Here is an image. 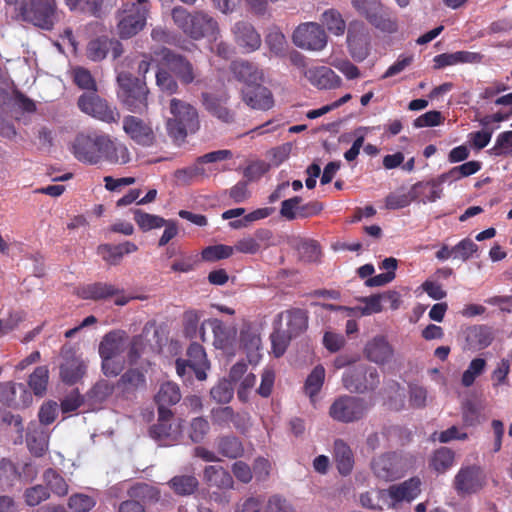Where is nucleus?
Returning a JSON list of instances; mask_svg holds the SVG:
<instances>
[{"mask_svg": "<svg viewBox=\"0 0 512 512\" xmlns=\"http://www.w3.org/2000/svg\"><path fill=\"white\" fill-rule=\"evenodd\" d=\"M71 150L78 161L89 165L104 161L124 165L130 161V152L124 143L116 142L109 135L96 131L77 134Z\"/></svg>", "mask_w": 512, "mask_h": 512, "instance_id": "1", "label": "nucleus"}, {"mask_svg": "<svg viewBox=\"0 0 512 512\" xmlns=\"http://www.w3.org/2000/svg\"><path fill=\"white\" fill-rule=\"evenodd\" d=\"M171 17L177 28L195 41L220 37L217 20L203 10L189 12L182 6H176L171 11Z\"/></svg>", "mask_w": 512, "mask_h": 512, "instance_id": "2", "label": "nucleus"}, {"mask_svg": "<svg viewBox=\"0 0 512 512\" xmlns=\"http://www.w3.org/2000/svg\"><path fill=\"white\" fill-rule=\"evenodd\" d=\"M172 117L166 121V130L175 143L184 142L188 133H195L200 128L197 109L190 103L172 98L169 103Z\"/></svg>", "mask_w": 512, "mask_h": 512, "instance_id": "3", "label": "nucleus"}, {"mask_svg": "<svg viewBox=\"0 0 512 512\" xmlns=\"http://www.w3.org/2000/svg\"><path fill=\"white\" fill-rule=\"evenodd\" d=\"M118 98L124 107L132 113L142 114L148 109L149 89L146 82L129 72H120L117 76Z\"/></svg>", "mask_w": 512, "mask_h": 512, "instance_id": "4", "label": "nucleus"}, {"mask_svg": "<svg viewBox=\"0 0 512 512\" xmlns=\"http://www.w3.org/2000/svg\"><path fill=\"white\" fill-rule=\"evenodd\" d=\"M150 4L122 1L115 13L116 31L121 39H130L146 25Z\"/></svg>", "mask_w": 512, "mask_h": 512, "instance_id": "5", "label": "nucleus"}, {"mask_svg": "<svg viewBox=\"0 0 512 512\" xmlns=\"http://www.w3.org/2000/svg\"><path fill=\"white\" fill-rule=\"evenodd\" d=\"M342 381L350 392L367 394L375 391L380 385V374L375 367L359 364L347 370Z\"/></svg>", "mask_w": 512, "mask_h": 512, "instance_id": "6", "label": "nucleus"}, {"mask_svg": "<svg viewBox=\"0 0 512 512\" xmlns=\"http://www.w3.org/2000/svg\"><path fill=\"white\" fill-rule=\"evenodd\" d=\"M21 15L25 21L44 30H52L59 20L56 1L30 0L21 7Z\"/></svg>", "mask_w": 512, "mask_h": 512, "instance_id": "7", "label": "nucleus"}, {"mask_svg": "<svg viewBox=\"0 0 512 512\" xmlns=\"http://www.w3.org/2000/svg\"><path fill=\"white\" fill-rule=\"evenodd\" d=\"M369 407L368 402L363 398L343 395L331 404L329 415L338 422L352 423L364 418Z\"/></svg>", "mask_w": 512, "mask_h": 512, "instance_id": "8", "label": "nucleus"}, {"mask_svg": "<svg viewBox=\"0 0 512 512\" xmlns=\"http://www.w3.org/2000/svg\"><path fill=\"white\" fill-rule=\"evenodd\" d=\"M79 109L107 124L118 123L120 112L117 107L110 105L96 93H84L78 98Z\"/></svg>", "mask_w": 512, "mask_h": 512, "instance_id": "9", "label": "nucleus"}, {"mask_svg": "<svg viewBox=\"0 0 512 512\" xmlns=\"http://www.w3.org/2000/svg\"><path fill=\"white\" fill-rule=\"evenodd\" d=\"M292 40L301 49L321 51L327 45L328 36L322 25L316 22H305L294 30Z\"/></svg>", "mask_w": 512, "mask_h": 512, "instance_id": "10", "label": "nucleus"}, {"mask_svg": "<svg viewBox=\"0 0 512 512\" xmlns=\"http://www.w3.org/2000/svg\"><path fill=\"white\" fill-rule=\"evenodd\" d=\"M487 483L484 470L477 466H465L460 468L453 480V487L458 495L465 496L478 493Z\"/></svg>", "mask_w": 512, "mask_h": 512, "instance_id": "11", "label": "nucleus"}, {"mask_svg": "<svg viewBox=\"0 0 512 512\" xmlns=\"http://www.w3.org/2000/svg\"><path fill=\"white\" fill-rule=\"evenodd\" d=\"M122 129L126 136L139 146L151 147L156 143V134L149 120L126 115L122 119Z\"/></svg>", "mask_w": 512, "mask_h": 512, "instance_id": "12", "label": "nucleus"}, {"mask_svg": "<svg viewBox=\"0 0 512 512\" xmlns=\"http://www.w3.org/2000/svg\"><path fill=\"white\" fill-rule=\"evenodd\" d=\"M347 46L351 57L363 61L370 51V33L364 22L353 20L347 28Z\"/></svg>", "mask_w": 512, "mask_h": 512, "instance_id": "13", "label": "nucleus"}, {"mask_svg": "<svg viewBox=\"0 0 512 512\" xmlns=\"http://www.w3.org/2000/svg\"><path fill=\"white\" fill-rule=\"evenodd\" d=\"M371 469L377 478L394 481L404 475L405 464L401 455L396 452H386L373 458Z\"/></svg>", "mask_w": 512, "mask_h": 512, "instance_id": "14", "label": "nucleus"}, {"mask_svg": "<svg viewBox=\"0 0 512 512\" xmlns=\"http://www.w3.org/2000/svg\"><path fill=\"white\" fill-rule=\"evenodd\" d=\"M159 55L182 84L189 85L195 80L196 70L185 56L165 47L161 48Z\"/></svg>", "mask_w": 512, "mask_h": 512, "instance_id": "15", "label": "nucleus"}, {"mask_svg": "<svg viewBox=\"0 0 512 512\" xmlns=\"http://www.w3.org/2000/svg\"><path fill=\"white\" fill-rule=\"evenodd\" d=\"M61 356L63 361L59 366L60 379L66 385H74L85 376L87 366L72 349H62Z\"/></svg>", "mask_w": 512, "mask_h": 512, "instance_id": "16", "label": "nucleus"}, {"mask_svg": "<svg viewBox=\"0 0 512 512\" xmlns=\"http://www.w3.org/2000/svg\"><path fill=\"white\" fill-rule=\"evenodd\" d=\"M123 290H120L116 286L104 283V282H94L91 284H87L83 286L79 290V296L85 300H105L113 296H117L115 299V304L118 306H124L129 302V298L125 295H119Z\"/></svg>", "mask_w": 512, "mask_h": 512, "instance_id": "17", "label": "nucleus"}, {"mask_svg": "<svg viewBox=\"0 0 512 512\" xmlns=\"http://www.w3.org/2000/svg\"><path fill=\"white\" fill-rule=\"evenodd\" d=\"M232 34L235 43L244 50V52H254L261 46V36L255 30L252 24L246 21H239L232 27Z\"/></svg>", "mask_w": 512, "mask_h": 512, "instance_id": "18", "label": "nucleus"}, {"mask_svg": "<svg viewBox=\"0 0 512 512\" xmlns=\"http://www.w3.org/2000/svg\"><path fill=\"white\" fill-rule=\"evenodd\" d=\"M202 105L212 116L223 123H232L234 113L227 107V95H215L209 92L201 94Z\"/></svg>", "mask_w": 512, "mask_h": 512, "instance_id": "19", "label": "nucleus"}, {"mask_svg": "<svg viewBox=\"0 0 512 512\" xmlns=\"http://www.w3.org/2000/svg\"><path fill=\"white\" fill-rule=\"evenodd\" d=\"M242 99L252 109L266 111L274 106L272 92L261 84L242 89Z\"/></svg>", "mask_w": 512, "mask_h": 512, "instance_id": "20", "label": "nucleus"}, {"mask_svg": "<svg viewBox=\"0 0 512 512\" xmlns=\"http://www.w3.org/2000/svg\"><path fill=\"white\" fill-rule=\"evenodd\" d=\"M364 354L369 361L384 365L392 359L394 349L385 336L379 335L367 342Z\"/></svg>", "mask_w": 512, "mask_h": 512, "instance_id": "21", "label": "nucleus"}, {"mask_svg": "<svg viewBox=\"0 0 512 512\" xmlns=\"http://www.w3.org/2000/svg\"><path fill=\"white\" fill-rule=\"evenodd\" d=\"M230 70L237 80L246 84V87L261 84L263 81L262 70L253 62L247 60L233 61Z\"/></svg>", "mask_w": 512, "mask_h": 512, "instance_id": "22", "label": "nucleus"}, {"mask_svg": "<svg viewBox=\"0 0 512 512\" xmlns=\"http://www.w3.org/2000/svg\"><path fill=\"white\" fill-rule=\"evenodd\" d=\"M128 335L123 330H114L107 333L99 344V356L116 358L127 348Z\"/></svg>", "mask_w": 512, "mask_h": 512, "instance_id": "23", "label": "nucleus"}, {"mask_svg": "<svg viewBox=\"0 0 512 512\" xmlns=\"http://www.w3.org/2000/svg\"><path fill=\"white\" fill-rule=\"evenodd\" d=\"M303 75L319 89H333L341 84V78L326 66L308 68L304 70Z\"/></svg>", "mask_w": 512, "mask_h": 512, "instance_id": "24", "label": "nucleus"}, {"mask_svg": "<svg viewBox=\"0 0 512 512\" xmlns=\"http://www.w3.org/2000/svg\"><path fill=\"white\" fill-rule=\"evenodd\" d=\"M138 250V246L131 242L114 244H100L97 247V254L110 266L119 265L124 255L134 253Z\"/></svg>", "mask_w": 512, "mask_h": 512, "instance_id": "25", "label": "nucleus"}, {"mask_svg": "<svg viewBox=\"0 0 512 512\" xmlns=\"http://www.w3.org/2000/svg\"><path fill=\"white\" fill-rule=\"evenodd\" d=\"M247 420L248 415L246 413H236L230 406L217 407L211 410L212 423L220 427H229L230 424H233L237 430H242L246 427Z\"/></svg>", "mask_w": 512, "mask_h": 512, "instance_id": "26", "label": "nucleus"}, {"mask_svg": "<svg viewBox=\"0 0 512 512\" xmlns=\"http://www.w3.org/2000/svg\"><path fill=\"white\" fill-rule=\"evenodd\" d=\"M29 397L30 394L23 383H0V402L9 407L25 405Z\"/></svg>", "mask_w": 512, "mask_h": 512, "instance_id": "27", "label": "nucleus"}, {"mask_svg": "<svg viewBox=\"0 0 512 512\" xmlns=\"http://www.w3.org/2000/svg\"><path fill=\"white\" fill-rule=\"evenodd\" d=\"M466 347L472 351H479L487 348L494 340V333L491 327L485 325H474L467 328L465 332Z\"/></svg>", "mask_w": 512, "mask_h": 512, "instance_id": "28", "label": "nucleus"}, {"mask_svg": "<svg viewBox=\"0 0 512 512\" xmlns=\"http://www.w3.org/2000/svg\"><path fill=\"white\" fill-rule=\"evenodd\" d=\"M483 55L478 52L456 51L453 53H442L433 59L434 68L442 69L457 64H478L482 61Z\"/></svg>", "mask_w": 512, "mask_h": 512, "instance_id": "29", "label": "nucleus"}, {"mask_svg": "<svg viewBox=\"0 0 512 512\" xmlns=\"http://www.w3.org/2000/svg\"><path fill=\"white\" fill-rule=\"evenodd\" d=\"M186 354L189 368L193 370L197 380H205L207 378L206 371L210 368V363L203 346L197 342H192Z\"/></svg>", "mask_w": 512, "mask_h": 512, "instance_id": "30", "label": "nucleus"}, {"mask_svg": "<svg viewBox=\"0 0 512 512\" xmlns=\"http://www.w3.org/2000/svg\"><path fill=\"white\" fill-rule=\"evenodd\" d=\"M279 320H286L285 330L293 338L298 337L308 328V313L300 308H291L278 314Z\"/></svg>", "mask_w": 512, "mask_h": 512, "instance_id": "31", "label": "nucleus"}, {"mask_svg": "<svg viewBox=\"0 0 512 512\" xmlns=\"http://www.w3.org/2000/svg\"><path fill=\"white\" fill-rule=\"evenodd\" d=\"M116 386L125 396L133 394L146 387L145 374L138 368H129L120 376Z\"/></svg>", "mask_w": 512, "mask_h": 512, "instance_id": "32", "label": "nucleus"}, {"mask_svg": "<svg viewBox=\"0 0 512 512\" xmlns=\"http://www.w3.org/2000/svg\"><path fill=\"white\" fill-rule=\"evenodd\" d=\"M117 389L116 384L106 379L98 380L86 393V402L93 408L100 407Z\"/></svg>", "mask_w": 512, "mask_h": 512, "instance_id": "33", "label": "nucleus"}, {"mask_svg": "<svg viewBox=\"0 0 512 512\" xmlns=\"http://www.w3.org/2000/svg\"><path fill=\"white\" fill-rule=\"evenodd\" d=\"M421 481L418 477H412L398 485H392L388 489L389 496L397 501H411L420 494Z\"/></svg>", "mask_w": 512, "mask_h": 512, "instance_id": "34", "label": "nucleus"}, {"mask_svg": "<svg viewBox=\"0 0 512 512\" xmlns=\"http://www.w3.org/2000/svg\"><path fill=\"white\" fill-rule=\"evenodd\" d=\"M333 456L339 473L343 476L349 475L354 467V455L350 446L342 439L335 440Z\"/></svg>", "mask_w": 512, "mask_h": 512, "instance_id": "35", "label": "nucleus"}, {"mask_svg": "<svg viewBox=\"0 0 512 512\" xmlns=\"http://www.w3.org/2000/svg\"><path fill=\"white\" fill-rule=\"evenodd\" d=\"M203 479L209 486L231 489L234 481L230 472L222 466L209 465L203 471Z\"/></svg>", "mask_w": 512, "mask_h": 512, "instance_id": "36", "label": "nucleus"}, {"mask_svg": "<svg viewBox=\"0 0 512 512\" xmlns=\"http://www.w3.org/2000/svg\"><path fill=\"white\" fill-rule=\"evenodd\" d=\"M169 488L177 496H190L199 488V481L193 474L175 475L168 481Z\"/></svg>", "mask_w": 512, "mask_h": 512, "instance_id": "37", "label": "nucleus"}, {"mask_svg": "<svg viewBox=\"0 0 512 512\" xmlns=\"http://www.w3.org/2000/svg\"><path fill=\"white\" fill-rule=\"evenodd\" d=\"M208 324L212 328L214 341L213 345L216 349L226 350L233 344L235 331L229 329L219 319H208Z\"/></svg>", "mask_w": 512, "mask_h": 512, "instance_id": "38", "label": "nucleus"}, {"mask_svg": "<svg viewBox=\"0 0 512 512\" xmlns=\"http://www.w3.org/2000/svg\"><path fill=\"white\" fill-rule=\"evenodd\" d=\"M181 399L179 386L171 381L161 384L159 391L155 395V402L158 409H169V406L177 404Z\"/></svg>", "mask_w": 512, "mask_h": 512, "instance_id": "39", "label": "nucleus"}, {"mask_svg": "<svg viewBox=\"0 0 512 512\" xmlns=\"http://www.w3.org/2000/svg\"><path fill=\"white\" fill-rule=\"evenodd\" d=\"M441 185L438 178L427 182H417L413 185V196L415 200L434 202L442 195Z\"/></svg>", "mask_w": 512, "mask_h": 512, "instance_id": "40", "label": "nucleus"}, {"mask_svg": "<svg viewBox=\"0 0 512 512\" xmlns=\"http://www.w3.org/2000/svg\"><path fill=\"white\" fill-rule=\"evenodd\" d=\"M172 418L173 413L170 409H158L157 423L150 428L151 436L158 440L173 438L175 431L170 423Z\"/></svg>", "mask_w": 512, "mask_h": 512, "instance_id": "41", "label": "nucleus"}, {"mask_svg": "<svg viewBox=\"0 0 512 512\" xmlns=\"http://www.w3.org/2000/svg\"><path fill=\"white\" fill-rule=\"evenodd\" d=\"M366 19L371 25L381 31L392 33L397 30L396 21L390 18L389 14L380 3H377L375 9L368 14Z\"/></svg>", "mask_w": 512, "mask_h": 512, "instance_id": "42", "label": "nucleus"}, {"mask_svg": "<svg viewBox=\"0 0 512 512\" xmlns=\"http://www.w3.org/2000/svg\"><path fill=\"white\" fill-rule=\"evenodd\" d=\"M219 454L229 459H236L244 454V447L239 438L235 436H222L216 440Z\"/></svg>", "mask_w": 512, "mask_h": 512, "instance_id": "43", "label": "nucleus"}, {"mask_svg": "<svg viewBox=\"0 0 512 512\" xmlns=\"http://www.w3.org/2000/svg\"><path fill=\"white\" fill-rule=\"evenodd\" d=\"M321 22L335 36H342L345 33L346 22L337 9L330 8L325 10L321 15Z\"/></svg>", "mask_w": 512, "mask_h": 512, "instance_id": "44", "label": "nucleus"}, {"mask_svg": "<svg viewBox=\"0 0 512 512\" xmlns=\"http://www.w3.org/2000/svg\"><path fill=\"white\" fill-rule=\"evenodd\" d=\"M455 453L448 447H440L435 450L431 459L430 467L437 473H444L454 464Z\"/></svg>", "mask_w": 512, "mask_h": 512, "instance_id": "45", "label": "nucleus"}, {"mask_svg": "<svg viewBox=\"0 0 512 512\" xmlns=\"http://www.w3.org/2000/svg\"><path fill=\"white\" fill-rule=\"evenodd\" d=\"M133 219L138 227L144 231H150L152 229L161 228L166 224V219L161 216L149 214L141 209L133 210Z\"/></svg>", "mask_w": 512, "mask_h": 512, "instance_id": "46", "label": "nucleus"}, {"mask_svg": "<svg viewBox=\"0 0 512 512\" xmlns=\"http://www.w3.org/2000/svg\"><path fill=\"white\" fill-rule=\"evenodd\" d=\"M110 50V39L107 37H98L89 41L86 48V56L94 62L102 61L106 58Z\"/></svg>", "mask_w": 512, "mask_h": 512, "instance_id": "47", "label": "nucleus"}, {"mask_svg": "<svg viewBox=\"0 0 512 512\" xmlns=\"http://www.w3.org/2000/svg\"><path fill=\"white\" fill-rule=\"evenodd\" d=\"M43 480L47 487L58 496H65L68 493V484L63 476L53 468H48L43 474Z\"/></svg>", "mask_w": 512, "mask_h": 512, "instance_id": "48", "label": "nucleus"}, {"mask_svg": "<svg viewBox=\"0 0 512 512\" xmlns=\"http://www.w3.org/2000/svg\"><path fill=\"white\" fill-rule=\"evenodd\" d=\"M49 370L47 366H38L29 376L28 384L37 396H42L47 389Z\"/></svg>", "mask_w": 512, "mask_h": 512, "instance_id": "49", "label": "nucleus"}, {"mask_svg": "<svg viewBox=\"0 0 512 512\" xmlns=\"http://www.w3.org/2000/svg\"><path fill=\"white\" fill-rule=\"evenodd\" d=\"M324 379H325L324 367L322 365L315 366L305 381V385H304L305 393L310 398H313L314 396H316L323 386Z\"/></svg>", "mask_w": 512, "mask_h": 512, "instance_id": "50", "label": "nucleus"}, {"mask_svg": "<svg viewBox=\"0 0 512 512\" xmlns=\"http://www.w3.org/2000/svg\"><path fill=\"white\" fill-rule=\"evenodd\" d=\"M72 76L74 83L80 89L90 91L91 93H96L97 84L88 69L81 66H76L72 70Z\"/></svg>", "mask_w": 512, "mask_h": 512, "instance_id": "51", "label": "nucleus"}, {"mask_svg": "<svg viewBox=\"0 0 512 512\" xmlns=\"http://www.w3.org/2000/svg\"><path fill=\"white\" fill-rule=\"evenodd\" d=\"M210 395L217 403L227 404L233 398L234 387L231 381L224 378L211 388Z\"/></svg>", "mask_w": 512, "mask_h": 512, "instance_id": "52", "label": "nucleus"}, {"mask_svg": "<svg viewBox=\"0 0 512 512\" xmlns=\"http://www.w3.org/2000/svg\"><path fill=\"white\" fill-rule=\"evenodd\" d=\"M415 200L413 196V187L407 193L404 192H392L389 193L385 198V207L389 210H398L405 208Z\"/></svg>", "mask_w": 512, "mask_h": 512, "instance_id": "53", "label": "nucleus"}, {"mask_svg": "<svg viewBox=\"0 0 512 512\" xmlns=\"http://www.w3.org/2000/svg\"><path fill=\"white\" fill-rule=\"evenodd\" d=\"M26 441L31 453L37 457L44 455L48 449V436L43 431L28 433Z\"/></svg>", "mask_w": 512, "mask_h": 512, "instance_id": "54", "label": "nucleus"}, {"mask_svg": "<svg viewBox=\"0 0 512 512\" xmlns=\"http://www.w3.org/2000/svg\"><path fill=\"white\" fill-rule=\"evenodd\" d=\"M265 42L269 50L276 56H282L287 48L285 35L278 29H272L266 35Z\"/></svg>", "mask_w": 512, "mask_h": 512, "instance_id": "55", "label": "nucleus"}, {"mask_svg": "<svg viewBox=\"0 0 512 512\" xmlns=\"http://www.w3.org/2000/svg\"><path fill=\"white\" fill-rule=\"evenodd\" d=\"M201 313L197 310H187L183 314V332L185 337L196 339L198 336V326Z\"/></svg>", "mask_w": 512, "mask_h": 512, "instance_id": "56", "label": "nucleus"}, {"mask_svg": "<svg viewBox=\"0 0 512 512\" xmlns=\"http://www.w3.org/2000/svg\"><path fill=\"white\" fill-rule=\"evenodd\" d=\"M234 252L232 246L218 244L208 246L202 250V259L208 262H214L221 259L229 258Z\"/></svg>", "mask_w": 512, "mask_h": 512, "instance_id": "57", "label": "nucleus"}, {"mask_svg": "<svg viewBox=\"0 0 512 512\" xmlns=\"http://www.w3.org/2000/svg\"><path fill=\"white\" fill-rule=\"evenodd\" d=\"M147 341L143 334L135 335L131 338L129 344L127 343L128 353L127 358L128 362L131 365H134L141 358L144 350L146 348Z\"/></svg>", "mask_w": 512, "mask_h": 512, "instance_id": "58", "label": "nucleus"}, {"mask_svg": "<svg viewBox=\"0 0 512 512\" xmlns=\"http://www.w3.org/2000/svg\"><path fill=\"white\" fill-rule=\"evenodd\" d=\"M486 367V361L483 358H475L473 359L467 370H465L462 374V385L465 387H470L473 385L476 377L481 375Z\"/></svg>", "mask_w": 512, "mask_h": 512, "instance_id": "59", "label": "nucleus"}, {"mask_svg": "<svg viewBox=\"0 0 512 512\" xmlns=\"http://www.w3.org/2000/svg\"><path fill=\"white\" fill-rule=\"evenodd\" d=\"M271 344H272V351L275 357L279 358L281 357L287 350V347L293 339L292 336H290L285 331H282L280 329H275L271 335Z\"/></svg>", "mask_w": 512, "mask_h": 512, "instance_id": "60", "label": "nucleus"}, {"mask_svg": "<svg viewBox=\"0 0 512 512\" xmlns=\"http://www.w3.org/2000/svg\"><path fill=\"white\" fill-rule=\"evenodd\" d=\"M156 84L162 92L169 95L176 93L179 88L173 75L163 68H159L156 72Z\"/></svg>", "mask_w": 512, "mask_h": 512, "instance_id": "61", "label": "nucleus"}, {"mask_svg": "<svg viewBox=\"0 0 512 512\" xmlns=\"http://www.w3.org/2000/svg\"><path fill=\"white\" fill-rule=\"evenodd\" d=\"M491 153L495 156H512V130L502 132L497 136Z\"/></svg>", "mask_w": 512, "mask_h": 512, "instance_id": "62", "label": "nucleus"}, {"mask_svg": "<svg viewBox=\"0 0 512 512\" xmlns=\"http://www.w3.org/2000/svg\"><path fill=\"white\" fill-rule=\"evenodd\" d=\"M49 496L48 489L42 485L29 487L24 492L25 503L30 507L39 505L41 502L47 500Z\"/></svg>", "mask_w": 512, "mask_h": 512, "instance_id": "63", "label": "nucleus"}, {"mask_svg": "<svg viewBox=\"0 0 512 512\" xmlns=\"http://www.w3.org/2000/svg\"><path fill=\"white\" fill-rule=\"evenodd\" d=\"M95 500L82 493H77L70 496L68 506L74 512H88L95 506Z\"/></svg>", "mask_w": 512, "mask_h": 512, "instance_id": "64", "label": "nucleus"}]
</instances>
